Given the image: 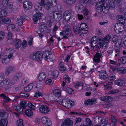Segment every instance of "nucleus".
Here are the masks:
<instances>
[{
    "instance_id": "f257e3e1",
    "label": "nucleus",
    "mask_w": 126,
    "mask_h": 126,
    "mask_svg": "<svg viewBox=\"0 0 126 126\" xmlns=\"http://www.w3.org/2000/svg\"><path fill=\"white\" fill-rule=\"evenodd\" d=\"M111 38V36L109 34L106 35L105 38H98L97 40L100 42L99 43L100 46L98 47V48H101L103 47H106V45H105L110 41Z\"/></svg>"
},
{
    "instance_id": "f03ea898",
    "label": "nucleus",
    "mask_w": 126,
    "mask_h": 126,
    "mask_svg": "<svg viewBox=\"0 0 126 126\" xmlns=\"http://www.w3.org/2000/svg\"><path fill=\"white\" fill-rule=\"evenodd\" d=\"M30 58L33 60L39 61L43 59V54L41 52L38 51L31 55Z\"/></svg>"
},
{
    "instance_id": "7ed1b4c3",
    "label": "nucleus",
    "mask_w": 126,
    "mask_h": 126,
    "mask_svg": "<svg viewBox=\"0 0 126 126\" xmlns=\"http://www.w3.org/2000/svg\"><path fill=\"white\" fill-rule=\"evenodd\" d=\"M8 115L7 113L0 117V126H7L8 121Z\"/></svg>"
},
{
    "instance_id": "20e7f679",
    "label": "nucleus",
    "mask_w": 126,
    "mask_h": 126,
    "mask_svg": "<svg viewBox=\"0 0 126 126\" xmlns=\"http://www.w3.org/2000/svg\"><path fill=\"white\" fill-rule=\"evenodd\" d=\"M39 110L41 113L44 114L48 113L50 111L49 107L45 105L40 106Z\"/></svg>"
},
{
    "instance_id": "39448f33",
    "label": "nucleus",
    "mask_w": 126,
    "mask_h": 126,
    "mask_svg": "<svg viewBox=\"0 0 126 126\" xmlns=\"http://www.w3.org/2000/svg\"><path fill=\"white\" fill-rule=\"evenodd\" d=\"M72 11L66 10L63 13L64 18L66 22L68 21L70 19L72 15Z\"/></svg>"
},
{
    "instance_id": "423d86ee",
    "label": "nucleus",
    "mask_w": 126,
    "mask_h": 126,
    "mask_svg": "<svg viewBox=\"0 0 126 126\" xmlns=\"http://www.w3.org/2000/svg\"><path fill=\"white\" fill-rule=\"evenodd\" d=\"M61 35L63 36L62 39H68V38L73 36V34L71 31L63 32H61L60 33Z\"/></svg>"
},
{
    "instance_id": "0eeeda50",
    "label": "nucleus",
    "mask_w": 126,
    "mask_h": 126,
    "mask_svg": "<svg viewBox=\"0 0 126 126\" xmlns=\"http://www.w3.org/2000/svg\"><path fill=\"white\" fill-rule=\"evenodd\" d=\"M43 14L40 12H36L33 17V20L34 23L37 24V21L41 18Z\"/></svg>"
},
{
    "instance_id": "6e6552de",
    "label": "nucleus",
    "mask_w": 126,
    "mask_h": 126,
    "mask_svg": "<svg viewBox=\"0 0 126 126\" xmlns=\"http://www.w3.org/2000/svg\"><path fill=\"white\" fill-rule=\"evenodd\" d=\"M41 120L42 123L47 126H50L51 124V122L47 117L46 116L42 117Z\"/></svg>"
},
{
    "instance_id": "1a4fd4ad",
    "label": "nucleus",
    "mask_w": 126,
    "mask_h": 126,
    "mask_svg": "<svg viewBox=\"0 0 126 126\" xmlns=\"http://www.w3.org/2000/svg\"><path fill=\"white\" fill-rule=\"evenodd\" d=\"M73 124V121L69 118L65 119L62 123L61 126H72Z\"/></svg>"
},
{
    "instance_id": "9d476101",
    "label": "nucleus",
    "mask_w": 126,
    "mask_h": 126,
    "mask_svg": "<svg viewBox=\"0 0 126 126\" xmlns=\"http://www.w3.org/2000/svg\"><path fill=\"white\" fill-rule=\"evenodd\" d=\"M47 25L44 22H41L39 24V28L41 32L47 33Z\"/></svg>"
},
{
    "instance_id": "9b49d317",
    "label": "nucleus",
    "mask_w": 126,
    "mask_h": 126,
    "mask_svg": "<svg viewBox=\"0 0 126 126\" xmlns=\"http://www.w3.org/2000/svg\"><path fill=\"white\" fill-rule=\"evenodd\" d=\"M96 99L92 98L90 99H89L86 100L84 102V104L85 105H93V104H95L96 103Z\"/></svg>"
},
{
    "instance_id": "f8f14e48",
    "label": "nucleus",
    "mask_w": 126,
    "mask_h": 126,
    "mask_svg": "<svg viewBox=\"0 0 126 126\" xmlns=\"http://www.w3.org/2000/svg\"><path fill=\"white\" fill-rule=\"evenodd\" d=\"M98 72L100 73L99 76L100 79L105 80L107 79L108 75L105 71L102 70L100 71H98Z\"/></svg>"
},
{
    "instance_id": "ddd939ff",
    "label": "nucleus",
    "mask_w": 126,
    "mask_h": 126,
    "mask_svg": "<svg viewBox=\"0 0 126 126\" xmlns=\"http://www.w3.org/2000/svg\"><path fill=\"white\" fill-rule=\"evenodd\" d=\"M31 3L28 1L24 2L23 3V7L26 10H28L31 9L32 7Z\"/></svg>"
},
{
    "instance_id": "4468645a",
    "label": "nucleus",
    "mask_w": 126,
    "mask_h": 126,
    "mask_svg": "<svg viewBox=\"0 0 126 126\" xmlns=\"http://www.w3.org/2000/svg\"><path fill=\"white\" fill-rule=\"evenodd\" d=\"M14 67L11 66H9L6 68L5 71V74L6 76H8L14 70Z\"/></svg>"
},
{
    "instance_id": "2eb2a0df",
    "label": "nucleus",
    "mask_w": 126,
    "mask_h": 126,
    "mask_svg": "<svg viewBox=\"0 0 126 126\" xmlns=\"http://www.w3.org/2000/svg\"><path fill=\"white\" fill-rule=\"evenodd\" d=\"M53 17L55 20L59 21L62 19V15L60 13L54 12L53 13Z\"/></svg>"
},
{
    "instance_id": "dca6fc26",
    "label": "nucleus",
    "mask_w": 126,
    "mask_h": 126,
    "mask_svg": "<svg viewBox=\"0 0 126 126\" xmlns=\"http://www.w3.org/2000/svg\"><path fill=\"white\" fill-rule=\"evenodd\" d=\"M101 4L99 2L95 5L96 11L100 13L103 11V3L101 2Z\"/></svg>"
},
{
    "instance_id": "f3484780",
    "label": "nucleus",
    "mask_w": 126,
    "mask_h": 126,
    "mask_svg": "<svg viewBox=\"0 0 126 126\" xmlns=\"http://www.w3.org/2000/svg\"><path fill=\"white\" fill-rule=\"evenodd\" d=\"M110 7L109 6L107 3L104 2L103 3V12L105 14L108 13L109 11Z\"/></svg>"
},
{
    "instance_id": "a211bd4d",
    "label": "nucleus",
    "mask_w": 126,
    "mask_h": 126,
    "mask_svg": "<svg viewBox=\"0 0 126 126\" xmlns=\"http://www.w3.org/2000/svg\"><path fill=\"white\" fill-rule=\"evenodd\" d=\"M123 27L120 25H118L117 27L115 26L114 30L116 33L118 34L122 32L123 31Z\"/></svg>"
},
{
    "instance_id": "6ab92c4d",
    "label": "nucleus",
    "mask_w": 126,
    "mask_h": 126,
    "mask_svg": "<svg viewBox=\"0 0 126 126\" xmlns=\"http://www.w3.org/2000/svg\"><path fill=\"white\" fill-rule=\"evenodd\" d=\"M81 30L79 27L76 26H74L73 27V31L76 34H78L80 35L81 32Z\"/></svg>"
},
{
    "instance_id": "aec40b11",
    "label": "nucleus",
    "mask_w": 126,
    "mask_h": 126,
    "mask_svg": "<svg viewBox=\"0 0 126 126\" xmlns=\"http://www.w3.org/2000/svg\"><path fill=\"white\" fill-rule=\"evenodd\" d=\"M110 9H113L115 6V2L114 0H108Z\"/></svg>"
},
{
    "instance_id": "412c9836",
    "label": "nucleus",
    "mask_w": 126,
    "mask_h": 126,
    "mask_svg": "<svg viewBox=\"0 0 126 126\" xmlns=\"http://www.w3.org/2000/svg\"><path fill=\"white\" fill-rule=\"evenodd\" d=\"M70 100H63L61 102L62 105L66 107H70Z\"/></svg>"
},
{
    "instance_id": "4be33fe9",
    "label": "nucleus",
    "mask_w": 126,
    "mask_h": 126,
    "mask_svg": "<svg viewBox=\"0 0 126 126\" xmlns=\"http://www.w3.org/2000/svg\"><path fill=\"white\" fill-rule=\"evenodd\" d=\"M22 76V74L21 73H17L16 74V76L12 80V82H14L16 81L21 78Z\"/></svg>"
},
{
    "instance_id": "5701e85b",
    "label": "nucleus",
    "mask_w": 126,
    "mask_h": 126,
    "mask_svg": "<svg viewBox=\"0 0 126 126\" xmlns=\"http://www.w3.org/2000/svg\"><path fill=\"white\" fill-rule=\"evenodd\" d=\"M59 66V70L62 72H64L65 71H66L67 69L66 67H65L64 63L63 62H60Z\"/></svg>"
},
{
    "instance_id": "b1692460",
    "label": "nucleus",
    "mask_w": 126,
    "mask_h": 126,
    "mask_svg": "<svg viewBox=\"0 0 126 126\" xmlns=\"http://www.w3.org/2000/svg\"><path fill=\"white\" fill-rule=\"evenodd\" d=\"M53 93L57 98L60 97L61 95V92L60 90L55 89L53 91Z\"/></svg>"
},
{
    "instance_id": "393cba45",
    "label": "nucleus",
    "mask_w": 126,
    "mask_h": 126,
    "mask_svg": "<svg viewBox=\"0 0 126 126\" xmlns=\"http://www.w3.org/2000/svg\"><path fill=\"white\" fill-rule=\"evenodd\" d=\"M46 77V75L44 72L40 73L38 78V79L39 81H42L45 80Z\"/></svg>"
},
{
    "instance_id": "a878e982",
    "label": "nucleus",
    "mask_w": 126,
    "mask_h": 126,
    "mask_svg": "<svg viewBox=\"0 0 126 126\" xmlns=\"http://www.w3.org/2000/svg\"><path fill=\"white\" fill-rule=\"evenodd\" d=\"M10 80L8 79L3 80L1 83V86H8L10 83Z\"/></svg>"
},
{
    "instance_id": "bb28decb",
    "label": "nucleus",
    "mask_w": 126,
    "mask_h": 126,
    "mask_svg": "<svg viewBox=\"0 0 126 126\" xmlns=\"http://www.w3.org/2000/svg\"><path fill=\"white\" fill-rule=\"evenodd\" d=\"M48 97V100L49 101H53L56 100V97L53 93L50 94L48 96H47Z\"/></svg>"
},
{
    "instance_id": "cd10ccee",
    "label": "nucleus",
    "mask_w": 126,
    "mask_h": 126,
    "mask_svg": "<svg viewBox=\"0 0 126 126\" xmlns=\"http://www.w3.org/2000/svg\"><path fill=\"white\" fill-rule=\"evenodd\" d=\"M13 108L20 114H22V113L23 112L22 109L20 106L16 105H14L13 106Z\"/></svg>"
},
{
    "instance_id": "c85d7f7f",
    "label": "nucleus",
    "mask_w": 126,
    "mask_h": 126,
    "mask_svg": "<svg viewBox=\"0 0 126 126\" xmlns=\"http://www.w3.org/2000/svg\"><path fill=\"white\" fill-rule=\"evenodd\" d=\"M102 118L100 116H96L93 118L94 122L97 124L101 123L102 122Z\"/></svg>"
},
{
    "instance_id": "c756f323",
    "label": "nucleus",
    "mask_w": 126,
    "mask_h": 126,
    "mask_svg": "<svg viewBox=\"0 0 126 126\" xmlns=\"http://www.w3.org/2000/svg\"><path fill=\"white\" fill-rule=\"evenodd\" d=\"M101 55L99 53H96L94 56V58L93 60L95 62H99Z\"/></svg>"
},
{
    "instance_id": "7c9ffc66",
    "label": "nucleus",
    "mask_w": 126,
    "mask_h": 126,
    "mask_svg": "<svg viewBox=\"0 0 126 126\" xmlns=\"http://www.w3.org/2000/svg\"><path fill=\"white\" fill-rule=\"evenodd\" d=\"M115 83L116 84L119 86H124L125 85V83L123 81L120 79L116 80Z\"/></svg>"
},
{
    "instance_id": "2f4dec72",
    "label": "nucleus",
    "mask_w": 126,
    "mask_h": 126,
    "mask_svg": "<svg viewBox=\"0 0 126 126\" xmlns=\"http://www.w3.org/2000/svg\"><path fill=\"white\" fill-rule=\"evenodd\" d=\"M15 41L16 47L17 49L19 48L21 45V41L19 39H16L15 40Z\"/></svg>"
},
{
    "instance_id": "473e14b6",
    "label": "nucleus",
    "mask_w": 126,
    "mask_h": 126,
    "mask_svg": "<svg viewBox=\"0 0 126 126\" xmlns=\"http://www.w3.org/2000/svg\"><path fill=\"white\" fill-rule=\"evenodd\" d=\"M93 38V39L91 40V41L90 42V45L91 47L93 48H94L95 47L96 48L97 47V46L96 45V41L94 40Z\"/></svg>"
},
{
    "instance_id": "72a5a7b5",
    "label": "nucleus",
    "mask_w": 126,
    "mask_h": 126,
    "mask_svg": "<svg viewBox=\"0 0 126 126\" xmlns=\"http://www.w3.org/2000/svg\"><path fill=\"white\" fill-rule=\"evenodd\" d=\"M118 22L119 24H120L123 25L125 24V21L124 18L120 16L118 18Z\"/></svg>"
},
{
    "instance_id": "f704fd0d",
    "label": "nucleus",
    "mask_w": 126,
    "mask_h": 126,
    "mask_svg": "<svg viewBox=\"0 0 126 126\" xmlns=\"http://www.w3.org/2000/svg\"><path fill=\"white\" fill-rule=\"evenodd\" d=\"M35 7L34 10L36 12H37L38 11L39 12L42 10V6L40 4H38L37 5L36 4L34 6Z\"/></svg>"
},
{
    "instance_id": "c9c22d12",
    "label": "nucleus",
    "mask_w": 126,
    "mask_h": 126,
    "mask_svg": "<svg viewBox=\"0 0 126 126\" xmlns=\"http://www.w3.org/2000/svg\"><path fill=\"white\" fill-rule=\"evenodd\" d=\"M27 105L29 108L31 109L32 110H34L35 109V106L33 105L30 102L28 101L27 104Z\"/></svg>"
},
{
    "instance_id": "e433bc0d",
    "label": "nucleus",
    "mask_w": 126,
    "mask_h": 126,
    "mask_svg": "<svg viewBox=\"0 0 126 126\" xmlns=\"http://www.w3.org/2000/svg\"><path fill=\"white\" fill-rule=\"evenodd\" d=\"M123 44L122 42V40H121L119 39L117 41V42L115 43V46L117 47L121 48L123 46L122 45Z\"/></svg>"
},
{
    "instance_id": "4c0bfd02",
    "label": "nucleus",
    "mask_w": 126,
    "mask_h": 126,
    "mask_svg": "<svg viewBox=\"0 0 126 126\" xmlns=\"http://www.w3.org/2000/svg\"><path fill=\"white\" fill-rule=\"evenodd\" d=\"M9 60V59L7 58V56H4L3 58L2 62L3 64H5L8 63Z\"/></svg>"
},
{
    "instance_id": "58836bf2",
    "label": "nucleus",
    "mask_w": 126,
    "mask_h": 126,
    "mask_svg": "<svg viewBox=\"0 0 126 126\" xmlns=\"http://www.w3.org/2000/svg\"><path fill=\"white\" fill-rule=\"evenodd\" d=\"M27 103V101L26 102L24 100H21L20 104L21 106L23 108V109H25L26 107V104Z\"/></svg>"
},
{
    "instance_id": "ea45409f",
    "label": "nucleus",
    "mask_w": 126,
    "mask_h": 126,
    "mask_svg": "<svg viewBox=\"0 0 126 126\" xmlns=\"http://www.w3.org/2000/svg\"><path fill=\"white\" fill-rule=\"evenodd\" d=\"M108 120L106 119H102V122L100 123L101 126H106L108 124Z\"/></svg>"
},
{
    "instance_id": "a19ab883",
    "label": "nucleus",
    "mask_w": 126,
    "mask_h": 126,
    "mask_svg": "<svg viewBox=\"0 0 126 126\" xmlns=\"http://www.w3.org/2000/svg\"><path fill=\"white\" fill-rule=\"evenodd\" d=\"M25 114L26 115L29 117L32 116L33 115L32 111L29 109L26 110Z\"/></svg>"
},
{
    "instance_id": "79ce46f5",
    "label": "nucleus",
    "mask_w": 126,
    "mask_h": 126,
    "mask_svg": "<svg viewBox=\"0 0 126 126\" xmlns=\"http://www.w3.org/2000/svg\"><path fill=\"white\" fill-rule=\"evenodd\" d=\"M126 72L125 68L124 67L120 68L118 69V72L119 73L123 74L125 73Z\"/></svg>"
},
{
    "instance_id": "37998d69",
    "label": "nucleus",
    "mask_w": 126,
    "mask_h": 126,
    "mask_svg": "<svg viewBox=\"0 0 126 126\" xmlns=\"http://www.w3.org/2000/svg\"><path fill=\"white\" fill-rule=\"evenodd\" d=\"M111 124H112V125H113V126H115V123L117 121V120L115 117L112 115H111Z\"/></svg>"
},
{
    "instance_id": "c03bdc74",
    "label": "nucleus",
    "mask_w": 126,
    "mask_h": 126,
    "mask_svg": "<svg viewBox=\"0 0 126 126\" xmlns=\"http://www.w3.org/2000/svg\"><path fill=\"white\" fill-rule=\"evenodd\" d=\"M15 28V26L14 24H10L7 26V30L9 31H12Z\"/></svg>"
},
{
    "instance_id": "a18cd8bd",
    "label": "nucleus",
    "mask_w": 126,
    "mask_h": 126,
    "mask_svg": "<svg viewBox=\"0 0 126 126\" xmlns=\"http://www.w3.org/2000/svg\"><path fill=\"white\" fill-rule=\"evenodd\" d=\"M7 15V12L5 10L3 9L0 12V16L4 17L6 16Z\"/></svg>"
},
{
    "instance_id": "49530a36",
    "label": "nucleus",
    "mask_w": 126,
    "mask_h": 126,
    "mask_svg": "<svg viewBox=\"0 0 126 126\" xmlns=\"http://www.w3.org/2000/svg\"><path fill=\"white\" fill-rule=\"evenodd\" d=\"M87 27V26L85 23H83L80 24L79 27H80L81 30H82L88 29Z\"/></svg>"
},
{
    "instance_id": "de8ad7c7",
    "label": "nucleus",
    "mask_w": 126,
    "mask_h": 126,
    "mask_svg": "<svg viewBox=\"0 0 126 126\" xmlns=\"http://www.w3.org/2000/svg\"><path fill=\"white\" fill-rule=\"evenodd\" d=\"M23 17L22 16H20L19 18H18L17 22L19 25H21L23 22Z\"/></svg>"
},
{
    "instance_id": "09e8293b",
    "label": "nucleus",
    "mask_w": 126,
    "mask_h": 126,
    "mask_svg": "<svg viewBox=\"0 0 126 126\" xmlns=\"http://www.w3.org/2000/svg\"><path fill=\"white\" fill-rule=\"evenodd\" d=\"M71 31V29L68 26L65 25L63 27V30L62 32H65Z\"/></svg>"
},
{
    "instance_id": "8fccbe9b",
    "label": "nucleus",
    "mask_w": 126,
    "mask_h": 126,
    "mask_svg": "<svg viewBox=\"0 0 126 126\" xmlns=\"http://www.w3.org/2000/svg\"><path fill=\"white\" fill-rule=\"evenodd\" d=\"M55 37L54 35H53L52 36H51L48 39V44H50L51 43H53L54 42V40Z\"/></svg>"
},
{
    "instance_id": "3c124183",
    "label": "nucleus",
    "mask_w": 126,
    "mask_h": 126,
    "mask_svg": "<svg viewBox=\"0 0 126 126\" xmlns=\"http://www.w3.org/2000/svg\"><path fill=\"white\" fill-rule=\"evenodd\" d=\"M65 91L68 93L71 94L74 92V90L70 87H67Z\"/></svg>"
},
{
    "instance_id": "603ef678",
    "label": "nucleus",
    "mask_w": 126,
    "mask_h": 126,
    "mask_svg": "<svg viewBox=\"0 0 126 126\" xmlns=\"http://www.w3.org/2000/svg\"><path fill=\"white\" fill-rule=\"evenodd\" d=\"M120 61L122 63L125 64L126 63V57L124 56L121 58L120 59H118V61Z\"/></svg>"
},
{
    "instance_id": "864d4df0",
    "label": "nucleus",
    "mask_w": 126,
    "mask_h": 126,
    "mask_svg": "<svg viewBox=\"0 0 126 126\" xmlns=\"http://www.w3.org/2000/svg\"><path fill=\"white\" fill-rule=\"evenodd\" d=\"M119 92V90L118 89H114L111 90L108 92V93L110 94H113L117 93Z\"/></svg>"
},
{
    "instance_id": "5fc2aeb1",
    "label": "nucleus",
    "mask_w": 126,
    "mask_h": 126,
    "mask_svg": "<svg viewBox=\"0 0 126 126\" xmlns=\"http://www.w3.org/2000/svg\"><path fill=\"white\" fill-rule=\"evenodd\" d=\"M65 2L67 4L70 5L73 3L75 0H64Z\"/></svg>"
},
{
    "instance_id": "6e6d98bb",
    "label": "nucleus",
    "mask_w": 126,
    "mask_h": 126,
    "mask_svg": "<svg viewBox=\"0 0 126 126\" xmlns=\"http://www.w3.org/2000/svg\"><path fill=\"white\" fill-rule=\"evenodd\" d=\"M69 77H68V76L66 75H65L63 76V80L62 84V85L63 86H64L65 85V82H64V81H66V79Z\"/></svg>"
},
{
    "instance_id": "4d7b16f0",
    "label": "nucleus",
    "mask_w": 126,
    "mask_h": 126,
    "mask_svg": "<svg viewBox=\"0 0 126 126\" xmlns=\"http://www.w3.org/2000/svg\"><path fill=\"white\" fill-rule=\"evenodd\" d=\"M49 3L53 6H55L57 4L56 0H49Z\"/></svg>"
},
{
    "instance_id": "13d9d810",
    "label": "nucleus",
    "mask_w": 126,
    "mask_h": 126,
    "mask_svg": "<svg viewBox=\"0 0 126 126\" xmlns=\"http://www.w3.org/2000/svg\"><path fill=\"white\" fill-rule=\"evenodd\" d=\"M88 29L81 30L80 35V36H84L83 35H82V34H86L88 32Z\"/></svg>"
},
{
    "instance_id": "bf43d9fd",
    "label": "nucleus",
    "mask_w": 126,
    "mask_h": 126,
    "mask_svg": "<svg viewBox=\"0 0 126 126\" xmlns=\"http://www.w3.org/2000/svg\"><path fill=\"white\" fill-rule=\"evenodd\" d=\"M100 99L101 100L104 101L105 102H107L108 101L107 96L100 97Z\"/></svg>"
},
{
    "instance_id": "052dcab7",
    "label": "nucleus",
    "mask_w": 126,
    "mask_h": 126,
    "mask_svg": "<svg viewBox=\"0 0 126 126\" xmlns=\"http://www.w3.org/2000/svg\"><path fill=\"white\" fill-rule=\"evenodd\" d=\"M4 32L2 31L0 32V41L2 40L4 38Z\"/></svg>"
},
{
    "instance_id": "680f3d73",
    "label": "nucleus",
    "mask_w": 126,
    "mask_h": 126,
    "mask_svg": "<svg viewBox=\"0 0 126 126\" xmlns=\"http://www.w3.org/2000/svg\"><path fill=\"white\" fill-rule=\"evenodd\" d=\"M17 123L18 124L17 126H24L23 123V121L21 119H19L17 121Z\"/></svg>"
},
{
    "instance_id": "e2e57ef3",
    "label": "nucleus",
    "mask_w": 126,
    "mask_h": 126,
    "mask_svg": "<svg viewBox=\"0 0 126 126\" xmlns=\"http://www.w3.org/2000/svg\"><path fill=\"white\" fill-rule=\"evenodd\" d=\"M96 89V88L94 87H87L86 90L87 91H91L92 92L94 91Z\"/></svg>"
},
{
    "instance_id": "0e129e2a",
    "label": "nucleus",
    "mask_w": 126,
    "mask_h": 126,
    "mask_svg": "<svg viewBox=\"0 0 126 126\" xmlns=\"http://www.w3.org/2000/svg\"><path fill=\"white\" fill-rule=\"evenodd\" d=\"M59 74L58 72L57 71H54L53 73L52 76L53 78H55L57 77Z\"/></svg>"
},
{
    "instance_id": "69168bd1",
    "label": "nucleus",
    "mask_w": 126,
    "mask_h": 126,
    "mask_svg": "<svg viewBox=\"0 0 126 126\" xmlns=\"http://www.w3.org/2000/svg\"><path fill=\"white\" fill-rule=\"evenodd\" d=\"M50 5L49 3L47 2L45 3L43 6L46 9L48 10L49 9Z\"/></svg>"
},
{
    "instance_id": "338daca9",
    "label": "nucleus",
    "mask_w": 126,
    "mask_h": 126,
    "mask_svg": "<svg viewBox=\"0 0 126 126\" xmlns=\"http://www.w3.org/2000/svg\"><path fill=\"white\" fill-rule=\"evenodd\" d=\"M3 23L5 24L9 23L10 22V20L9 18H4Z\"/></svg>"
},
{
    "instance_id": "774afa93",
    "label": "nucleus",
    "mask_w": 126,
    "mask_h": 126,
    "mask_svg": "<svg viewBox=\"0 0 126 126\" xmlns=\"http://www.w3.org/2000/svg\"><path fill=\"white\" fill-rule=\"evenodd\" d=\"M32 87H24V90L26 92H29L32 89Z\"/></svg>"
}]
</instances>
